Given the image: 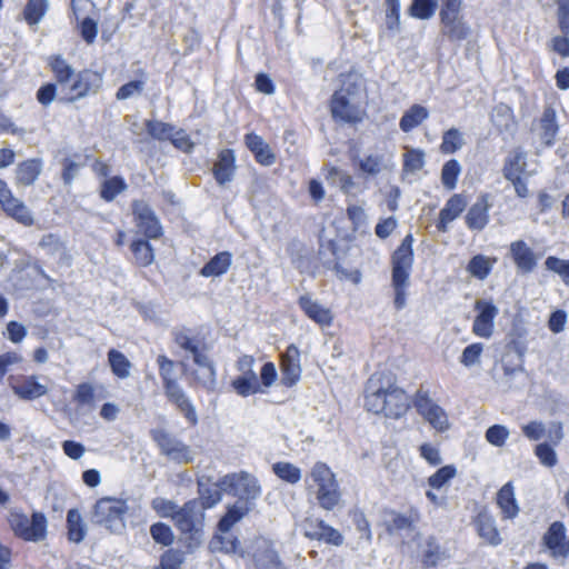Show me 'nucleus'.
Here are the masks:
<instances>
[{"label":"nucleus","mask_w":569,"mask_h":569,"mask_svg":"<svg viewBox=\"0 0 569 569\" xmlns=\"http://www.w3.org/2000/svg\"><path fill=\"white\" fill-rule=\"evenodd\" d=\"M539 138L547 147H551L557 139L559 124L557 113L552 106H546L539 120Z\"/></svg>","instance_id":"27"},{"label":"nucleus","mask_w":569,"mask_h":569,"mask_svg":"<svg viewBox=\"0 0 569 569\" xmlns=\"http://www.w3.org/2000/svg\"><path fill=\"white\" fill-rule=\"evenodd\" d=\"M476 526L479 536L492 546L501 543L500 535L496 527V521L487 513H479L476 519Z\"/></svg>","instance_id":"35"},{"label":"nucleus","mask_w":569,"mask_h":569,"mask_svg":"<svg viewBox=\"0 0 569 569\" xmlns=\"http://www.w3.org/2000/svg\"><path fill=\"white\" fill-rule=\"evenodd\" d=\"M281 375L282 383L287 387H292L300 380V351L295 345H290L281 356Z\"/></svg>","instance_id":"19"},{"label":"nucleus","mask_w":569,"mask_h":569,"mask_svg":"<svg viewBox=\"0 0 569 569\" xmlns=\"http://www.w3.org/2000/svg\"><path fill=\"white\" fill-rule=\"evenodd\" d=\"M13 393L22 400L32 401L49 392L47 385L40 382L36 375L24 376L21 381L12 386Z\"/></svg>","instance_id":"21"},{"label":"nucleus","mask_w":569,"mask_h":569,"mask_svg":"<svg viewBox=\"0 0 569 569\" xmlns=\"http://www.w3.org/2000/svg\"><path fill=\"white\" fill-rule=\"evenodd\" d=\"M127 188H128V186H127L126 181L123 180V178L116 176V177L106 179L101 183L100 197L104 201L110 202V201L114 200L118 194H120L121 192H123Z\"/></svg>","instance_id":"47"},{"label":"nucleus","mask_w":569,"mask_h":569,"mask_svg":"<svg viewBox=\"0 0 569 569\" xmlns=\"http://www.w3.org/2000/svg\"><path fill=\"white\" fill-rule=\"evenodd\" d=\"M197 483L200 498L199 502L203 507V511L213 508L221 501L223 491L218 487V481L213 486H208L204 483L203 478H201L198 479Z\"/></svg>","instance_id":"37"},{"label":"nucleus","mask_w":569,"mask_h":569,"mask_svg":"<svg viewBox=\"0 0 569 569\" xmlns=\"http://www.w3.org/2000/svg\"><path fill=\"white\" fill-rule=\"evenodd\" d=\"M132 213L138 233L143 234L148 239H158L162 236L161 223L146 201L134 200L132 202Z\"/></svg>","instance_id":"12"},{"label":"nucleus","mask_w":569,"mask_h":569,"mask_svg":"<svg viewBox=\"0 0 569 569\" xmlns=\"http://www.w3.org/2000/svg\"><path fill=\"white\" fill-rule=\"evenodd\" d=\"M413 527V519L409 516L401 513H392V518L387 523L389 533L395 535L403 530H411Z\"/></svg>","instance_id":"60"},{"label":"nucleus","mask_w":569,"mask_h":569,"mask_svg":"<svg viewBox=\"0 0 569 569\" xmlns=\"http://www.w3.org/2000/svg\"><path fill=\"white\" fill-rule=\"evenodd\" d=\"M39 247L49 256H64L67 252L66 242L57 233H46L39 241Z\"/></svg>","instance_id":"45"},{"label":"nucleus","mask_w":569,"mask_h":569,"mask_svg":"<svg viewBox=\"0 0 569 569\" xmlns=\"http://www.w3.org/2000/svg\"><path fill=\"white\" fill-rule=\"evenodd\" d=\"M566 526L561 521L552 522L542 537V542L553 558H560L566 540Z\"/></svg>","instance_id":"29"},{"label":"nucleus","mask_w":569,"mask_h":569,"mask_svg":"<svg viewBox=\"0 0 569 569\" xmlns=\"http://www.w3.org/2000/svg\"><path fill=\"white\" fill-rule=\"evenodd\" d=\"M467 206L466 198L462 194L456 193L451 196L445 207L440 210L439 220L436 224L440 232L448 231V224L456 220Z\"/></svg>","instance_id":"25"},{"label":"nucleus","mask_w":569,"mask_h":569,"mask_svg":"<svg viewBox=\"0 0 569 569\" xmlns=\"http://www.w3.org/2000/svg\"><path fill=\"white\" fill-rule=\"evenodd\" d=\"M463 144L465 141L461 132L456 128H451L443 133L440 150L445 154H451L460 150Z\"/></svg>","instance_id":"50"},{"label":"nucleus","mask_w":569,"mask_h":569,"mask_svg":"<svg viewBox=\"0 0 569 569\" xmlns=\"http://www.w3.org/2000/svg\"><path fill=\"white\" fill-rule=\"evenodd\" d=\"M483 351V345L480 342H475L467 346L460 357V362L465 367H472L480 363V357Z\"/></svg>","instance_id":"59"},{"label":"nucleus","mask_w":569,"mask_h":569,"mask_svg":"<svg viewBox=\"0 0 569 569\" xmlns=\"http://www.w3.org/2000/svg\"><path fill=\"white\" fill-rule=\"evenodd\" d=\"M48 66L66 102H76L97 94L102 87L103 77L101 73L90 69L77 72L61 54L51 56L48 59Z\"/></svg>","instance_id":"2"},{"label":"nucleus","mask_w":569,"mask_h":569,"mask_svg":"<svg viewBox=\"0 0 569 569\" xmlns=\"http://www.w3.org/2000/svg\"><path fill=\"white\" fill-rule=\"evenodd\" d=\"M131 251L134 256L137 264L141 267L150 266L154 260L153 248L148 240L138 239L132 241Z\"/></svg>","instance_id":"44"},{"label":"nucleus","mask_w":569,"mask_h":569,"mask_svg":"<svg viewBox=\"0 0 569 569\" xmlns=\"http://www.w3.org/2000/svg\"><path fill=\"white\" fill-rule=\"evenodd\" d=\"M351 160L365 179L376 178L392 167L382 153H370L365 157L353 156Z\"/></svg>","instance_id":"20"},{"label":"nucleus","mask_w":569,"mask_h":569,"mask_svg":"<svg viewBox=\"0 0 569 569\" xmlns=\"http://www.w3.org/2000/svg\"><path fill=\"white\" fill-rule=\"evenodd\" d=\"M497 503L506 518L513 519L518 516L520 509L511 482H507L498 491Z\"/></svg>","instance_id":"33"},{"label":"nucleus","mask_w":569,"mask_h":569,"mask_svg":"<svg viewBox=\"0 0 569 569\" xmlns=\"http://www.w3.org/2000/svg\"><path fill=\"white\" fill-rule=\"evenodd\" d=\"M510 253L517 269L522 273H530L536 268L537 258L532 249L523 240L511 242Z\"/></svg>","instance_id":"24"},{"label":"nucleus","mask_w":569,"mask_h":569,"mask_svg":"<svg viewBox=\"0 0 569 569\" xmlns=\"http://www.w3.org/2000/svg\"><path fill=\"white\" fill-rule=\"evenodd\" d=\"M458 13L459 12L440 11V18L443 24L442 33L451 41L465 40L470 32L467 23L458 18Z\"/></svg>","instance_id":"26"},{"label":"nucleus","mask_w":569,"mask_h":569,"mask_svg":"<svg viewBox=\"0 0 569 569\" xmlns=\"http://www.w3.org/2000/svg\"><path fill=\"white\" fill-rule=\"evenodd\" d=\"M309 488L316 487V498L321 508L332 510L340 501V492L335 473L321 461L313 465L306 478Z\"/></svg>","instance_id":"6"},{"label":"nucleus","mask_w":569,"mask_h":569,"mask_svg":"<svg viewBox=\"0 0 569 569\" xmlns=\"http://www.w3.org/2000/svg\"><path fill=\"white\" fill-rule=\"evenodd\" d=\"M365 408L375 415L399 419L410 408L409 397L391 372H375L365 386Z\"/></svg>","instance_id":"1"},{"label":"nucleus","mask_w":569,"mask_h":569,"mask_svg":"<svg viewBox=\"0 0 569 569\" xmlns=\"http://www.w3.org/2000/svg\"><path fill=\"white\" fill-rule=\"evenodd\" d=\"M108 361L111 371L120 379H126L130 376L131 363L128 358L120 351L111 349L108 352Z\"/></svg>","instance_id":"43"},{"label":"nucleus","mask_w":569,"mask_h":569,"mask_svg":"<svg viewBox=\"0 0 569 569\" xmlns=\"http://www.w3.org/2000/svg\"><path fill=\"white\" fill-rule=\"evenodd\" d=\"M252 560L257 569H280L282 565L273 545L263 538L254 541Z\"/></svg>","instance_id":"17"},{"label":"nucleus","mask_w":569,"mask_h":569,"mask_svg":"<svg viewBox=\"0 0 569 569\" xmlns=\"http://www.w3.org/2000/svg\"><path fill=\"white\" fill-rule=\"evenodd\" d=\"M157 365L159 368V376L162 380L163 389L178 383L176 375V363L166 355L157 357Z\"/></svg>","instance_id":"46"},{"label":"nucleus","mask_w":569,"mask_h":569,"mask_svg":"<svg viewBox=\"0 0 569 569\" xmlns=\"http://www.w3.org/2000/svg\"><path fill=\"white\" fill-rule=\"evenodd\" d=\"M41 159H28L16 168V183L18 186H32L42 172Z\"/></svg>","instance_id":"30"},{"label":"nucleus","mask_w":569,"mask_h":569,"mask_svg":"<svg viewBox=\"0 0 569 569\" xmlns=\"http://www.w3.org/2000/svg\"><path fill=\"white\" fill-rule=\"evenodd\" d=\"M151 507L160 517L172 520L180 508L174 501L161 497L152 499Z\"/></svg>","instance_id":"58"},{"label":"nucleus","mask_w":569,"mask_h":569,"mask_svg":"<svg viewBox=\"0 0 569 569\" xmlns=\"http://www.w3.org/2000/svg\"><path fill=\"white\" fill-rule=\"evenodd\" d=\"M509 437V430L502 425H493L486 431L487 441L496 447H501L506 443Z\"/></svg>","instance_id":"61"},{"label":"nucleus","mask_w":569,"mask_h":569,"mask_svg":"<svg viewBox=\"0 0 569 569\" xmlns=\"http://www.w3.org/2000/svg\"><path fill=\"white\" fill-rule=\"evenodd\" d=\"M492 207L490 196L488 193L480 194L476 202L469 208L465 222L470 230L481 231L489 223V211Z\"/></svg>","instance_id":"16"},{"label":"nucleus","mask_w":569,"mask_h":569,"mask_svg":"<svg viewBox=\"0 0 569 569\" xmlns=\"http://www.w3.org/2000/svg\"><path fill=\"white\" fill-rule=\"evenodd\" d=\"M331 112L333 118L343 122L357 123L362 120V111L351 103L343 90L336 91L331 100Z\"/></svg>","instance_id":"15"},{"label":"nucleus","mask_w":569,"mask_h":569,"mask_svg":"<svg viewBox=\"0 0 569 569\" xmlns=\"http://www.w3.org/2000/svg\"><path fill=\"white\" fill-rule=\"evenodd\" d=\"M10 527L16 536L26 541H41L47 535V518L42 512L34 511L31 518L20 512H11Z\"/></svg>","instance_id":"9"},{"label":"nucleus","mask_w":569,"mask_h":569,"mask_svg":"<svg viewBox=\"0 0 569 569\" xmlns=\"http://www.w3.org/2000/svg\"><path fill=\"white\" fill-rule=\"evenodd\" d=\"M247 148L253 153L254 159L262 166L269 167L276 162V154L262 137L251 132L246 134Z\"/></svg>","instance_id":"28"},{"label":"nucleus","mask_w":569,"mask_h":569,"mask_svg":"<svg viewBox=\"0 0 569 569\" xmlns=\"http://www.w3.org/2000/svg\"><path fill=\"white\" fill-rule=\"evenodd\" d=\"M298 303L307 317L321 327H328L332 323L333 317L331 310L313 300L310 295L306 293L300 296Z\"/></svg>","instance_id":"23"},{"label":"nucleus","mask_w":569,"mask_h":569,"mask_svg":"<svg viewBox=\"0 0 569 569\" xmlns=\"http://www.w3.org/2000/svg\"><path fill=\"white\" fill-rule=\"evenodd\" d=\"M218 487L227 495L238 498V501L249 503L261 495V486L258 479L247 472H232L218 480Z\"/></svg>","instance_id":"8"},{"label":"nucleus","mask_w":569,"mask_h":569,"mask_svg":"<svg viewBox=\"0 0 569 569\" xmlns=\"http://www.w3.org/2000/svg\"><path fill=\"white\" fill-rule=\"evenodd\" d=\"M425 166V152L420 149H410L405 153L403 169L415 173Z\"/></svg>","instance_id":"57"},{"label":"nucleus","mask_w":569,"mask_h":569,"mask_svg":"<svg viewBox=\"0 0 569 569\" xmlns=\"http://www.w3.org/2000/svg\"><path fill=\"white\" fill-rule=\"evenodd\" d=\"M152 539L162 546H170L174 541V535L170 526L163 522H156L150 527Z\"/></svg>","instance_id":"53"},{"label":"nucleus","mask_w":569,"mask_h":569,"mask_svg":"<svg viewBox=\"0 0 569 569\" xmlns=\"http://www.w3.org/2000/svg\"><path fill=\"white\" fill-rule=\"evenodd\" d=\"M129 507L126 500L103 497L96 501L90 512L92 525L100 526L111 533H122L126 530V515Z\"/></svg>","instance_id":"5"},{"label":"nucleus","mask_w":569,"mask_h":569,"mask_svg":"<svg viewBox=\"0 0 569 569\" xmlns=\"http://www.w3.org/2000/svg\"><path fill=\"white\" fill-rule=\"evenodd\" d=\"M413 405L417 411L438 431L449 428V420L446 411L437 405L427 391L419 389L416 393Z\"/></svg>","instance_id":"11"},{"label":"nucleus","mask_w":569,"mask_h":569,"mask_svg":"<svg viewBox=\"0 0 569 569\" xmlns=\"http://www.w3.org/2000/svg\"><path fill=\"white\" fill-rule=\"evenodd\" d=\"M68 539L71 542L80 543L87 535V523L80 511L76 508L67 512Z\"/></svg>","instance_id":"34"},{"label":"nucleus","mask_w":569,"mask_h":569,"mask_svg":"<svg viewBox=\"0 0 569 569\" xmlns=\"http://www.w3.org/2000/svg\"><path fill=\"white\" fill-rule=\"evenodd\" d=\"M272 471L278 478L290 485L298 483L302 478L301 469L287 461H279L273 463Z\"/></svg>","instance_id":"42"},{"label":"nucleus","mask_w":569,"mask_h":569,"mask_svg":"<svg viewBox=\"0 0 569 569\" xmlns=\"http://www.w3.org/2000/svg\"><path fill=\"white\" fill-rule=\"evenodd\" d=\"M146 130L148 134L153 139L164 141L170 140L174 133L176 127L171 123L162 122L159 120H147Z\"/></svg>","instance_id":"49"},{"label":"nucleus","mask_w":569,"mask_h":569,"mask_svg":"<svg viewBox=\"0 0 569 569\" xmlns=\"http://www.w3.org/2000/svg\"><path fill=\"white\" fill-rule=\"evenodd\" d=\"M163 391L169 402L173 403L179 409L188 422H190L192 426H196L198 423L196 407L180 383L178 382L167 387L163 389Z\"/></svg>","instance_id":"18"},{"label":"nucleus","mask_w":569,"mask_h":569,"mask_svg":"<svg viewBox=\"0 0 569 569\" xmlns=\"http://www.w3.org/2000/svg\"><path fill=\"white\" fill-rule=\"evenodd\" d=\"M457 475V469L453 465H447L438 469L433 475L428 478V485L432 489L443 488Z\"/></svg>","instance_id":"51"},{"label":"nucleus","mask_w":569,"mask_h":569,"mask_svg":"<svg viewBox=\"0 0 569 569\" xmlns=\"http://www.w3.org/2000/svg\"><path fill=\"white\" fill-rule=\"evenodd\" d=\"M437 2L435 0H413L409 11L412 17L427 20L435 14Z\"/></svg>","instance_id":"54"},{"label":"nucleus","mask_w":569,"mask_h":569,"mask_svg":"<svg viewBox=\"0 0 569 569\" xmlns=\"http://www.w3.org/2000/svg\"><path fill=\"white\" fill-rule=\"evenodd\" d=\"M461 170V164L456 159H450L442 166L441 182L447 190H453L457 187Z\"/></svg>","instance_id":"48"},{"label":"nucleus","mask_w":569,"mask_h":569,"mask_svg":"<svg viewBox=\"0 0 569 569\" xmlns=\"http://www.w3.org/2000/svg\"><path fill=\"white\" fill-rule=\"evenodd\" d=\"M213 177L219 186H224L233 180L236 172V156L231 149H222L213 166Z\"/></svg>","instance_id":"22"},{"label":"nucleus","mask_w":569,"mask_h":569,"mask_svg":"<svg viewBox=\"0 0 569 569\" xmlns=\"http://www.w3.org/2000/svg\"><path fill=\"white\" fill-rule=\"evenodd\" d=\"M182 562V551L169 549L161 556L160 569H179Z\"/></svg>","instance_id":"64"},{"label":"nucleus","mask_w":569,"mask_h":569,"mask_svg":"<svg viewBox=\"0 0 569 569\" xmlns=\"http://www.w3.org/2000/svg\"><path fill=\"white\" fill-rule=\"evenodd\" d=\"M146 82L142 80H131L122 84L116 92V99L119 101L139 97L144 90Z\"/></svg>","instance_id":"55"},{"label":"nucleus","mask_w":569,"mask_h":569,"mask_svg":"<svg viewBox=\"0 0 569 569\" xmlns=\"http://www.w3.org/2000/svg\"><path fill=\"white\" fill-rule=\"evenodd\" d=\"M386 27L393 34L400 31V2L386 0Z\"/></svg>","instance_id":"52"},{"label":"nucleus","mask_w":569,"mask_h":569,"mask_svg":"<svg viewBox=\"0 0 569 569\" xmlns=\"http://www.w3.org/2000/svg\"><path fill=\"white\" fill-rule=\"evenodd\" d=\"M475 310L478 311L472 323V332L481 338H489L493 332V321L499 309L492 301L478 299L475 302Z\"/></svg>","instance_id":"13"},{"label":"nucleus","mask_w":569,"mask_h":569,"mask_svg":"<svg viewBox=\"0 0 569 569\" xmlns=\"http://www.w3.org/2000/svg\"><path fill=\"white\" fill-rule=\"evenodd\" d=\"M194 379L207 390H214L217 386L216 367L200 368V370L194 372Z\"/></svg>","instance_id":"62"},{"label":"nucleus","mask_w":569,"mask_h":569,"mask_svg":"<svg viewBox=\"0 0 569 569\" xmlns=\"http://www.w3.org/2000/svg\"><path fill=\"white\" fill-rule=\"evenodd\" d=\"M413 242L412 234H407L391 256V286L395 291L393 305L397 310H402L407 305V289L410 286L413 267Z\"/></svg>","instance_id":"3"},{"label":"nucleus","mask_w":569,"mask_h":569,"mask_svg":"<svg viewBox=\"0 0 569 569\" xmlns=\"http://www.w3.org/2000/svg\"><path fill=\"white\" fill-rule=\"evenodd\" d=\"M232 264V253L221 251L213 256L200 270V274L206 278L220 277L230 269Z\"/></svg>","instance_id":"32"},{"label":"nucleus","mask_w":569,"mask_h":569,"mask_svg":"<svg viewBox=\"0 0 569 569\" xmlns=\"http://www.w3.org/2000/svg\"><path fill=\"white\" fill-rule=\"evenodd\" d=\"M449 558L448 552L441 548L433 537H429L426 541L422 562L426 567H436L440 562Z\"/></svg>","instance_id":"40"},{"label":"nucleus","mask_w":569,"mask_h":569,"mask_svg":"<svg viewBox=\"0 0 569 569\" xmlns=\"http://www.w3.org/2000/svg\"><path fill=\"white\" fill-rule=\"evenodd\" d=\"M496 259L485 254L473 256L467 264L466 270L476 279L485 280L491 272Z\"/></svg>","instance_id":"38"},{"label":"nucleus","mask_w":569,"mask_h":569,"mask_svg":"<svg viewBox=\"0 0 569 569\" xmlns=\"http://www.w3.org/2000/svg\"><path fill=\"white\" fill-rule=\"evenodd\" d=\"M545 264L548 270L558 273L563 282L569 283V260H562L557 257H548Z\"/></svg>","instance_id":"63"},{"label":"nucleus","mask_w":569,"mask_h":569,"mask_svg":"<svg viewBox=\"0 0 569 569\" xmlns=\"http://www.w3.org/2000/svg\"><path fill=\"white\" fill-rule=\"evenodd\" d=\"M206 512L198 499H191L179 508L173 523L184 537L189 548L199 547L203 540Z\"/></svg>","instance_id":"4"},{"label":"nucleus","mask_w":569,"mask_h":569,"mask_svg":"<svg viewBox=\"0 0 569 569\" xmlns=\"http://www.w3.org/2000/svg\"><path fill=\"white\" fill-rule=\"evenodd\" d=\"M251 510V507L247 503L237 501L233 505H229L227 507L226 513L221 517L218 522V531L221 533H227L230 529L239 522L243 517H246Z\"/></svg>","instance_id":"31"},{"label":"nucleus","mask_w":569,"mask_h":569,"mask_svg":"<svg viewBox=\"0 0 569 569\" xmlns=\"http://www.w3.org/2000/svg\"><path fill=\"white\" fill-rule=\"evenodd\" d=\"M526 168V152L520 149L512 151L505 161L503 177L508 180L522 174Z\"/></svg>","instance_id":"39"},{"label":"nucleus","mask_w":569,"mask_h":569,"mask_svg":"<svg viewBox=\"0 0 569 569\" xmlns=\"http://www.w3.org/2000/svg\"><path fill=\"white\" fill-rule=\"evenodd\" d=\"M0 206L7 216L14 219L17 222L26 227H30L34 223L31 210L22 200L13 196L8 183L2 179H0Z\"/></svg>","instance_id":"10"},{"label":"nucleus","mask_w":569,"mask_h":569,"mask_svg":"<svg viewBox=\"0 0 569 569\" xmlns=\"http://www.w3.org/2000/svg\"><path fill=\"white\" fill-rule=\"evenodd\" d=\"M174 342L191 355L200 348V341L191 337L188 329L174 330L172 332Z\"/></svg>","instance_id":"56"},{"label":"nucleus","mask_w":569,"mask_h":569,"mask_svg":"<svg viewBox=\"0 0 569 569\" xmlns=\"http://www.w3.org/2000/svg\"><path fill=\"white\" fill-rule=\"evenodd\" d=\"M49 0H28L23 17L28 24L37 26L43 19L49 10Z\"/></svg>","instance_id":"41"},{"label":"nucleus","mask_w":569,"mask_h":569,"mask_svg":"<svg viewBox=\"0 0 569 569\" xmlns=\"http://www.w3.org/2000/svg\"><path fill=\"white\" fill-rule=\"evenodd\" d=\"M305 536L309 539L325 541L333 546H341L343 543L342 535L320 519L306 520Z\"/></svg>","instance_id":"14"},{"label":"nucleus","mask_w":569,"mask_h":569,"mask_svg":"<svg viewBox=\"0 0 569 569\" xmlns=\"http://www.w3.org/2000/svg\"><path fill=\"white\" fill-rule=\"evenodd\" d=\"M150 437L159 453L168 460L178 465H188L194 461L196 453L192 448L168 429L153 428L150 430Z\"/></svg>","instance_id":"7"},{"label":"nucleus","mask_w":569,"mask_h":569,"mask_svg":"<svg viewBox=\"0 0 569 569\" xmlns=\"http://www.w3.org/2000/svg\"><path fill=\"white\" fill-rule=\"evenodd\" d=\"M429 117V111L421 104L411 106L401 117L399 127L403 132H410Z\"/></svg>","instance_id":"36"}]
</instances>
